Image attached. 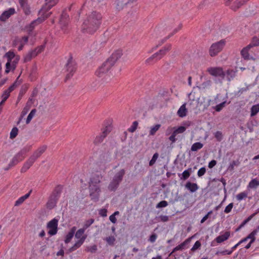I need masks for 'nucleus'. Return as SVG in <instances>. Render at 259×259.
Segmentation results:
<instances>
[{"mask_svg": "<svg viewBox=\"0 0 259 259\" xmlns=\"http://www.w3.org/2000/svg\"><path fill=\"white\" fill-rule=\"evenodd\" d=\"M102 19V15L100 13L97 12L91 13L84 20L81 25V31L84 33L93 34L101 25Z\"/></svg>", "mask_w": 259, "mask_h": 259, "instance_id": "nucleus-1", "label": "nucleus"}, {"mask_svg": "<svg viewBox=\"0 0 259 259\" xmlns=\"http://www.w3.org/2000/svg\"><path fill=\"white\" fill-rule=\"evenodd\" d=\"M103 179V175L101 171L96 170L93 172L89 182L90 196L92 200L97 201L101 192L100 183Z\"/></svg>", "mask_w": 259, "mask_h": 259, "instance_id": "nucleus-2", "label": "nucleus"}, {"mask_svg": "<svg viewBox=\"0 0 259 259\" xmlns=\"http://www.w3.org/2000/svg\"><path fill=\"white\" fill-rule=\"evenodd\" d=\"M120 57V53L115 52L104 62L97 70L96 74L99 77H102L105 76L106 73L114 65L117 60Z\"/></svg>", "mask_w": 259, "mask_h": 259, "instance_id": "nucleus-3", "label": "nucleus"}, {"mask_svg": "<svg viewBox=\"0 0 259 259\" xmlns=\"http://www.w3.org/2000/svg\"><path fill=\"white\" fill-rule=\"evenodd\" d=\"M47 149V146L43 145L36 150L29 159L24 163L21 168V171H26L34 163L35 160L45 152Z\"/></svg>", "mask_w": 259, "mask_h": 259, "instance_id": "nucleus-4", "label": "nucleus"}, {"mask_svg": "<svg viewBox=\"0 0 259 259\" xmlns=\"http://www.w3.org/2000/svg\"><path fill=\"white\" fill-rule=\"evenodd\" d=\"M52 12L46 13L44 8L41 9L38 12V15L39 16L36 19L32 21L29 26L27 27L28 30L29 32L31 31L36 25L42 23L45 20L49 18Z\"/></svg>", "mask_w": 259, "mask_h": 259, "instance_id": "nucleus-5", "label": "nucleus"}, {"mask_svg": "<svg viewBox=\"0 0 259 259\" xmlns=\"http://www.w3.org/2000/svg\"><path fill=\"white\" fill-rule=\"evenodd\" d=\"M226 44V41L224 39L213 43L209 47L208 50L209 55L212 57L217 56L223 51Z\"/></svg>", "mask_w": 259, "mask_h": 259, "instance_id": "nucleus-6", "label": "nucleus"}, {"mask_svg": "<svg viewBox=\"0 0 259 259\" xmlns=\"http://www.w3.org/2000/svg\"><path fill=\"white\" fill-rule=\"evenodd\" d=\"M84 229H79L75 234V238L77 239L74 244L69 248V251L72 252L79 248L84 243L87 238V235H84Z\"/></svg>", "mask_w": 259, "mask_h": 259, "instance_id": "nucleus-7", "label": "nucleus"}, {"mask_svg": "<svg viewBox=\"0 0 259 259\" xmlns=\"http://www.w3.org/2000/svg\"><path fill=\"white\" fill-rule=\"evenodd\" d=\"M207 72L211 76L224 78L226 73L221 67H209L206 69Z\"/></svg>", "mask_w": 259, "mask_h": 259, "instance_id": "nucleus-8", "label": "nucleus"}, {"mask_svg": "<svg viewBox=\"0 0 259 259\" xmlns=\"http://www.w3.org/2000/svg\"><path fill=\"white\" fill-rule=\"evenodd\" d=\"M30 148L25 147L19 152L13 158L11 161L12 165H16L19 162L22 161L25 158V155L27 152H28Z\"/></svg>", "mask_w": 259, "mask_h": 259, "instance_id": "nucleus-9", "label": "nucleus"}, {"mask_svg": "<svg viewBox=\"0 0 259 259\" xmlns=\"http://www.w3.org/2000/svg\"><path fill=\"white\" fill-rule=\"evenodd\" d=\"M76 68L75 62L72 59H69L66 65L67 72L66 79H68L73 76L76 71Z\"/></svg>", "mask_w": 259, "mask_h": 259, "instance_id": "nucleus-10", "label": "nucleus"}, {"mask_svg": "<svg viewBox=\"0 0 259 259\" xmlns=\"http://www.w3.org/2000/svg\"><path fill=\"white\" fill-rule=\"evenodd\" d=\"M58 220L55 218L50 221L47 224L49 229L48 234L51 236L55 235L58 231Z\"/></svg>", "mask_w": 259, "mask_h": 259, "instance_id": "nucleus-11", "label": "nucleus"}, {"mask_svg": "<svg viewBox=\"0 0 259 259\" xmlns=\"http://www.w3.org/2000/svg\"><path fill=\"white\" fill-rule=\"evenodd\" d=\"M171 46L169 44L165 45L158 52L153 54L157 61L161 59L171 49Z\"/></svg>", "mask_w": 259, "mask_h": 259, "instance_id": "nucleus-12", "label": "nucleus"}, {"mask_svg": "<svg viewBox=\"0 0 259 259\" xmlns=\"http://www.w3.org/2000/svg\"><path fill=\"white\" fill-rule=\"evenodd\" d=\"M21 9L25 15H29L31 13V8L28 4V0H18Z\"/></svg>", "mask_w": 259, "mask_h": 259, "instance_id": "nucleus-13", "label": "nucleus"}, {"mask_svg": "<svg viewBox=\"0 0 259 259\" xmlns=\"http://www.w3.org/2000/svg\"><path fill=\"white\" fill-rule=\"evenodd\" d=\"M186 127L183 126H180L178 128L175 127L172 133L169 137V141L172 143H175L176 141V136L179 134L183 133L186 131Z\"/></svg>", "mask_w": 259, "mask_h": 259, "instance_id": "nucleus-14", "label": "nucleus"}, {"mask_svg": "<svg viewBox=\"0 0 259 259\" xmlns=\"http://www.w3.org/2000/svg\"><path fill=\"white\" fill-rule=\"evenodd\" d=\"M192 237L188 238V239H186L183 242L175 247L173 249L172 251L170 253L169 256L171 255L172 254L176 251L179 250H183L185 248H187V245L191 241V239H192Z\"/></svg>", "mask_w": 259, "mask_h": 259, "instance_id": "nucleus-15", "label": "nucleus"}, {"mask_svg": "<svg viewBox=\"0 0 259 259\" xmlns=\"http://www.w3.org/2000/svg\"><path fill=\"white\" fill-rule=\"evenodd\" d=\"M15 9L13 8H10L7 10L4 11L0 16V20L5 21L9 19L12 15L15 13Z\"/></svg>", "mask_w": 259, "mask_h": 259, "instance_id": "nucleus-16", "label": "nucleus"}, {"mask_svg": "<svg viewBox=\"0 0 259 259\" xmlns=\"http://www.w3.org/2000/svg\"><path fill=\"white\" fill-rule=\"evenodd\" d=\"M17 82L15 81L7 90H5L2 95V98L6 101L9 97L10 93L18 86Z\"/></svg>", "mask_w": 259, "mask_h": 259, "instance_id": "nucleus-17", "label": "nucleus"}, {"mask_svg": "<svg viewBox=\"0 0 259 259\" xmlns=\"http://www.w3.org/2000/svg\"><path fill=\"white\" fill-rule=\"evenodd\" d=\"M251 46H247L246 47L243 48L241 51V55L245 60H255V58L250 56L249 53V51L250 50Z\"/></svg>", "mask_w": 259, "mask_h": 259, "instance_id": "nucleus-18", "label": "nucleus"}, {"mask_svg": "<svg viewBox=\"0 0 259 259\" xmlns=\"http://www.w3.org/2000/svg\"><path fill=\"white\" fill-rule=\"evenodd\" d=\"M58 199L57 194H53L49 198L48 201L47 203V207L48 208L52 209L54 208L57 203Z\"/></svg>", "mask_w": 259, "mask_h": 259, "instance_id": "nucleus-19", "label": "nucleus"}, {"mask_svg": "<svg viewBox=\"0 0 259 259\" xmlns=\"http://www.w3.org/2000/svg\"><path fill=\"white\" fill-rule=\"evenodd\" d=\"M59 0H48L45 4V5L42 7L41 9L44 8L45 11L46 13H49L48 11L51 9L53 7L56 6Z\"/></svg>", "mask_w": 259, "mask_h": 259, "instance_id": "nucleus-20", "label": "nucleus"}, {"mask_svg": "<svg viewBox=\"0 0 259 259\" xmlns=\"http://www.w3.org/2000/svg\"><path fill=\"white\" fill-rule=\"evenodd\" d=\"M245 4V0H235L230 6V9L234 11H236Z\"/></svg>", "mask_w": 259, "mask_h": 259, "instance_id": "nucleus-21", "label": "nucleus"}, {"mask_svg": "<svg viewBox=\"0 0 259 259\" xmlns=\"http://www.w3.org/2000/svg\"><path fill=\"white\" fill-rule=\"evenodd\" d=\"M185 188L189 190L190 192L193 193L196 191L198 189L199 187L196 183L187 182L185 185Z\"/></svg>", "mask_w": 259, "mask_h": 259, "instance_id": "nucleus-22", "label": "nucleus"}, {"mask_svg": "<svg viewBox=\"0 0 259 259\" xmlns=\"http://www.w3.org/2000/svg\"><path fill=\"white\" fill-rule=\"evenodd\" d=\"M128 3V0H117L115 2V8L119 11L123 9L124 6Z\"/></svg>", "mask_w": 259, "mask_h": 259, "instance_id": "nucleus-23", "label": "nucleus"}, {"mask_svg": "<svg viewBox=\"0 0 259 259\" xmlns=\"http://www.w3.org/2000/svg\"><path fill=\"white\" fill-rule=\"evenodd\" d=\"M230 236V233L229 232H226L224 234L220 235L218 236L215 238V241L218 243H221L227 239L229 238Z\"/></svg>", "mask_w": 259, "mask_h": 259, "instance_id": "nucleus-24", "label": "nucleus"}, {"mask_svg": "<svg viewBox=\"0 0 259 259\" xmlns=\"http://www.w3.org/2000/svg\"><path fill=\"white\" fill-rule=\"evenodd\" d=\"M76 230V227H73L70 231L68 232V233L66 235L65 239V243H68L70 242L72 238H73L74 234L75 233V232Z\"/></svg>", "mask_w": 259, "mask_h": 259, "instance_id": "nucleus-25", "label": "nucleus"}, {"mask_svg": "<svg viewBox=\"0 0 259 259\" xmlns=\"http://www.w3.org/2000/svg\"><path fill=\"white\" fill-rule=\"evenodd\" d=\"M187 110L186 108V103L183 104L177 111V115L180 117H184L187 115Z\"/></svg>", "mask_w": 259, "mask_h": 259, "instance_id": "nucleus-26", "label": "nucleus"}, {"mask_svg": "<svg viewBox=\"0 0 259 259\" xmlns=\"http://www.w3.org/2000/svg\"><path fill=\"white\" fill-rule=\"evenodd\" d=\"M125 174V170L123 169L120 170L114 176L113 179L120 183L122 180L123 177Z\"/></svg>", "mask_w": 259, "mask_h": 259, "instance_id": "nucleus-27", "label": "nucleus"}, {"mask_svg": "<svg viewBox=\"0 0 259 259\" xmlns=\"http://www.w3.org/2000/svg\"><path fill=\"white\" fill-rule=\"evenodd\" d=\"M259 186V180L257 178L252 179L249 183L247 188L255 189Z\"/></svg>", "mask_w": 259, "mask_h": 259, "instance_id": "nucleus-28", "label": "nucleus"}, {"mask_svg": "<svg viewBox=\"0 0 259 259\" xmlns=\"http://www.w3.org/2000/svg\"><path fill=\"white\" fill-rule=\"evenodd\" d=\"M29 196V193L26 194L24 196L20 197L15 201V205L18 206L22 204Z\"/></svg>", "mask_w": 259, "mask_h": 259, "instance_id": "nucleus-29", "label": "nucleus"}, {"mask_svg": "<svg viewBox=\"0 0 259 259\" xmlns=\"http://www.w3.org/2000/svg\"><path fill=\"white\" fill-rule=\"evenodd\" d=\"M203 146V144L200 142H196L194 143L191 148L192 151H197V150L201 149Z\"/></svg>", "mask_w": 259, "mask_h": 259, "instance_id": "nucleus-30", "label": "nucleus"}, {"mask_svg": "<svg viewBox=\"0 0 259 259\" xmlns=\"http://www.w3.org/2000/svg\"><path fill=\"white\" fill-rule=\"evenodd\" d=\"M5 57L7 59V62H12V60L16 57L13 51H9L5 55Z\"/></svg>", "mask_w": 259, "mask_h": 259, "instance_id": "nucleus-31", "label": "nucleus"}, {"mask_svg": "<svg viewBox=\"0 0 259 259\" xmlns=\"http://www.w3.org/2000/svg\"><path fill=\"white\" fill-rule=\"evenodd\" d=\"M119 183L115 181L113 179L108 186V189L111 191H114L117 189Z\"/></svg>", "mask_w": 259, "mask_h": 259, "instance_id": "nucleus-32", "label": "nucleus"}, {"mask_svg": "<svg viewBox=\"0 0 259 259\" xmlns=\"http://www.w3.org/2000/svg\"><path fill=\"white\" fill-rule=\"evenodd\" d=\"M105 135L100 134L99 135L97 136L94 141V143L96 144H98L102 142L105 138Z\"/></svg>", "mask_w": 259, "mask_h": 259, "instance_id": "nucleus-33", "label": "nucleus"}, {"mask_svg": "<svg viewBox=\"0 0 259 259\" xmlns=\"http://www.w3.org/2000/svg\"><path fill=\"white\" fill-rule=\"evenodd\" d=\"M191 172V168L189 169L185 170L183 173L181 174L182 177H180L181 180H186L190 176Z\"/></svg>", "mask_w": 259, "mask_h": 259, "instance_id": "nucleus-34", "label": "nucleus"}, {"mask_svg": "<svg viewBox=\"0 0 259 259\" xmlns=\"http://www.w3.org/2000/svg\"><path fill=\"white\" fill-rule=\"evenodd\" d=\"M259 112V104L253 105L251 108V116L255 115Z\"/></svg>", "mask_w": 259, "mask_h": 259, "instance_id": "nucleus-35", "label": "nucleus"}, {"mask_svg": "<svg viewBox=\"0 0 259 259\" xmlns=\"http://www.w3.org/2000/svg\"><path fill=\"white\" fill-rule=\"evenodd\" d=\"M248 193L247 192L244 191L236 195V199L237 200L240 201L246 198L247 197Z\"/></svg>", "mask_w": 259, "mask_h": 259, "instance_id": "nucleus-36", "label": "nucleus"}, {"mask_svg": "<svg viewBox=\"0 0 259 259\" xmlns=\"http://www.w3.org/2000/svg\"><path fill=\"white\" fill-rule=\"evenodd\" d=\"M227 78L229 80L232 79L236 75V72L233 70H228L226 72Z\"/></svg>", "mask_w": 259, "mask_h": 259, "instance_id": "nucleus-37", "label": "nucleus"}, {"mask_svg": "<svg viewBox=\"0 0 259 259\" xmlns=\"http://www.w3.org/2000/svg\"><path fill=\"white\" fill-rule=\"evenodd\" d=\"M157 61L156 59H155V57H154L153 55H152L151 57L147 59L145 61V63L147 65H152L155 62H156Z\"/></svg>", "mask_w": 259, "mask_h": 259, "instance_id": "nucleus-38", "label": "nucleus"}, {"mask_svg": "<svg viewBox=\"0 0 259 259\" xmlns=\"http://www.w3.org/2000/svg\"><path fill=\"white\" fill-rule=\"evenodd\" d=\"M160 127V124H157L151 127L150 130V135L152 136L155 135L156 132L159 129Z\"/></svg>", "mask_w": 259, "mask_h": 259, "instance_id": "nucleus-39", "label": "nucleus"}, {"mask_svg": "<svg viewBox=\"0 0 259 259\" xmlns=\"http://www.w3.org/2000/svg\"><path fill=\"white\" fill-rule=\"evenodd\" d=\"M104 240H105L109 245H112L115 241V238L113 236H110L105 238Z\"/></svg>", "mask_w": 259, "mask_h": 259, "instance_id": "nucleus-40", "label": "nucleus"}, {"mask_svg": "<svg viewBox=\"0 0 259 259\" xmlns=\"http://www.w3.org/2000/svg\"><path fill=\"white\" fill-rule=\"evenodd\" d=\"M45 49V45H41L36 48L34 50L32 51V53L34 54V56H36L39 53H41L44 51Z\"/></svg>", "mask_w": 259, "mask_h": 259, "instance_id": "nucleus-41", "label": "nucleus"}, {"mask_svg": "<svg viewBox=\"0 0 259 259\" xmlns=\"http://www.w3.org/2000/svg\"><path fill=\"white\" fill-rule=\"evenodd\" d=\"M258 45L259 39L256 37H254L252 38L251 42L248 46H251L250 48H252L253 47L258 46Z\"/></svg>", "mask_w": 259, "mask_h": 259, "instance_id": "nucleus-42", "label": "nucleus"}, {"mask_svg": "<svg viewBox=\"0 0 259 259\" xmlns=\"http://www.w3.org/2000/svg\"><path fill=\"white\" fill-rule=\"evenodd\" d=\"M35 112H36V110L33 109L29 113V114H28V115L27 117L26 121V122L27 124L29 123L30 122L32 118L34 117V116L35 114Z\"/></svg>", "mask_w": 259, "mask_h": 259, "instance_id": "nucleus-43", "label": "nucleus"}, {"mask_svg": "<svg viewBox=\"0 0 259 259\" xmlns=\"http://www.w3.org/2000/svg\"><path fill=\"white\" fill-rule=\"evenodd\" d=\"M94 220L92 219L85 221L83 228L81 229H84V231H85V230L88 228L94 223Z\"/></svg>", "mask_w": 259, "mask_h": 259, "instance_id": "nucleus-44", "label": "nucleus"}, {"mask_svg": "<svg viewBox=\"0 0 259 259\" xmlns=\"http://www.w3.org/2000/svg\"><path fill=\"white\" fill-rule=\"evenodd\" d=\"M12 62H7L6 64V70L5 73L6 74L9 73L11 71H14L15 69H13L12 67Z\"/></svg>", "mask_w": 259, "mask_h": 259, "instance_id": "nucleus-45", "label": "nucleus"}, {"mask_svg": "<svg viewBox=\"0 0 259 259\" xmlns=\"http://www.w3.org/2000/svg\"><path fill=\"white\" fill-rule=\"evenodd\" d=\"M138 125V122L137 121L133 122L132 125L128 129V132H130L131 133L134 132L137 128Z\"/></svg>", "mask_w": 259, "mask_h": 259, "instance_id": "nucleus-46", "label": "nucleus"}, {"mask_svg": "<svg viewBox=\"0 0 259 259\" xmlns=\"http://www.w3.org/2000/svg\"><path fill=\"white\" fill-rule=\"evenodd\" d=\"M18 130L17 127L13 128L10 132V138L12 139L15 138L18 135Z\"/></svg>", "mask_w": 259, "mask_h": 259, "instance_id": "nucleus-47", "label": "nucleus"}, {"mask_svg": "<svg viewBox=\"0 0 259 259\" xmlns=\"http://www.w3.org/2000/svg\"><path fill=\"white\" fill-rule=\"evenodd\" d=\"M226 102L224 101L217 105H216L213 108L217 112L220 111L225 106Z\"/></svg>", "mask_w": 259, "mask_h": 259, "instance_id": "nucleus-48", "label": "nucleus"}, {"mask_svg": "<svg viewBox=\"0 0 259 259\" xmlns=\"http://www.w3.org/2000/svg\"><path fill=\"white\" fill-rule=\"evenodd\" d=\"M255 233L253 232L252 231L247 236V238L250 239V242L251 243H253L255 240Z\"/></svg>", "mask_w": 259, "mask_h": 259, "instance_id": "nucleus-49", "label": "nucleus"}, {"mask_svg": "<svg viewBox=\"0 0 259 259\" xmlns=\"http://www.w3.org/2000/svg\"><path fill=\"white\" fill-rule=\"evenodd\" d=\"M168 205V203L165 200H163L160 202H159L157 205H156V208H159L162 207H165Z\"/></svg>", "mask_w": 259, "mask_h": 259, "instance_id": "nucleus-50", "label": "nucleus"}, {"mask_svg": "<svg viewBox=\"0 0 259 259\" xmlns=\"http://www.w3.org/2000/svg\"><path fill=\"white\" fill-rule=\"evenodd\" d=\"M19 59V56H17L12 60L11 64L12 65V67L13 69H16V65L17 64Z\"/></svg>", "mask_w": 259, "mask_h": 259, "instance_id": "nucleus-51", "label": "nucleus"}, {"mask_svg": "<svg viewBox=\"0 0 259 259\" xmlns=\"http://www.w3.org/2000/svg\"><path fill=\"white\" fill-rule=\"evenodd\" d=\"M158 157V154L157 153H155L153 155L151 159V160L149 162V165L150 166L153 165L155 162H156V160L157 159Z\"/></svg>", "mask_w": 259, "mask_h": 259, "instance_id": "nucleus-52", "label": "nucleus"}, {"mask_svg": "<svg viewBox=\"0 0 259 259\" xmlns=\"http://www.w3.org/2000/svg\"><path fill=\"white\" fill-rule=\"evenodd\" d=\"M97 250V247L96 245H94L91 246H89L87 248V251L90 252L91 253H94Z\"/></svg>", "mask_w": 259, "mask_h": 259, "instance_id": "nucleus-53", "label": "nucleus"}, {"mask_svg": "<svg viewBox=\"0 0 259 259\" xmlns=\"http://www.w3.org/2000/svg\"><path fill=\"white\" fill-rule=\"evenodd\" d=\"M34 56V54L32 53V51L29 52L25 57H24V61L27 62L30 61L32 57H35Z\"/></svg>", "mask_w": 259, "mask_h": 259, "instance_id": "nucleus-54", "label": "nucleus"}, {"mask_svg": "<svg viewBox=\"0 0 259 259\" xmlns=\"http://www.w3.org/2000/svg\"><path fill=\"white\" fill-rule=\"evenodd\" d=\"M28 37L27 36H23L21 38H19V45L23 44V46H24L28 42Z\"/></svg>", "mask_w": 259, "mask_h": 259, "instance_id": "nucleus-55", "label": "nucleus"}, {"mask_svg": "<svg viewBox=\"0 0 259 259\" xmlns=\"http://www.w3.org/2000/svg\"><path fill=\"white\" fill-rule=\"evenodd\" d=\"M200 246H201V243L199 241H197L195 242V243H194V245L193 246V247H192L191 250L192 251H194L197 250V249H198L199 248H200Z\"/></svg>", "mask_w": 259, "mask_h": 259, "instance_id": "nucleus-56", "label": "nucleus"}, {"mask_svg": "<svg viewBox=\"0 0 259 259\" xmlns=\"http://www.w3.org/2000/svg\"><path fill=\"white\" fill-rule=\"evenodd\" d=\"M214 136L218 141H221L222 140V133L220 131H217V132H215V133L214 134Z\"/></svg>", "mask_w": 259, "mask_h": 259, "instance_id": "nucleus-57", "label": "nucleus"}, {"mask_svg": "<svg viewBox=\"0 0 259 259\" xmlns=\"http://www.w3.org/2000/svg\"><path fill=\"white\" fill-rule=\"evenodd\" d=\"M233 207V203H230L225 207L224 212L226 213H228L230 212Z\"/></svg>", "mask_w": 259, "mask_h": 259, "instance_id": "nucleus-58", "label": "nucleus"}, {"mask_svg": "<svg viewBox=\"0 0 259 259\" xmlns=\"http://www.w3.org/2000/svg\"><path fill=\"white\" fill-rule=\"evenodd\" d=\"M212 213V211L210 210L208 212V213L203 217V218L201 220L200 223L201 224L203 223L208 218L210 217V214Z\"/></svg>", "mask_w": 259, "mask_h": 259, "instance_id": "nucleus-59", "label": "nucleus"}, {"mask_svg": "<svg viewBox=\"0 0 259 259\" xmlns=\"http://www.w3.org/2000/svg\"><path fill=\"white\" fill-rule=\"evenodd\" d=\"M181 28H182V25H180L177 28L174 29L171 32H170L167 38H169V37L171 36L174 34L177 33L179 30L181 29Z\"/></svg>", "mask_w": 259, "mask_h": 259, "instance_id": "nucleus-60", "label": "nucleus"}, {"mask_svg": "<svg viewBox=\"0 0 259 259\" xmlns=\"http://www.w3.org/2000/svg\"><path fill=\"white\" fill-rule=\"evenodd\" d=\"M205 172H206L205 168L204 167H201L198 170V171L197 172V175L198 177H200L203 176L204 175V174L205 173Z\"/></svg>", "mask_w": 259, "mask_h": 259, "instance_id": "nucleus-61", "label": "nucleus"}, {"mask_svg": "<svg viewBox=\"0 0 259 259\" xmlns=\"http://www.w3.org/2000/svg\"><path fill=\"white\" fill-rule=\"evenodd\" d=\"M157 238V235L156 234H153L150 236L149 240L151 242L153 243L156 241Z\"/></svg>", "mask_w": 259, "mask_h": 259, "instance_id": "nucleus-62", "label": "nucleus"}, {"mask_svg": "<svg viewBox=\"0 0 259 259\" xmlns=\"http://www.w3.org/2000/svg\"><path fill=\"white\" fill-rule=\"evenodd\" d=\"M110 132V127H106L103 131L101 133L102 135H105V137H106L107 135Z\"/></svg>", "mask_w": 259, "mask_h": 259, "instance_id": "nucleus-63", "label": "nucleus"}, {"mask_svg": "<svg viewBox=\"0 0 259 259\" xmlns=\"http://www.w3.org/2000/svg\"><path fill=\"white\" fill-rule=\"evenodd\" d=\"M107 209H101L99 210V214L103 217H105L107 216Z\"/></svg>", "mask_w": 259, "mask_h": 259, "instance_id": "nucleus-64", "label": "nucleus"}]
</instances>
